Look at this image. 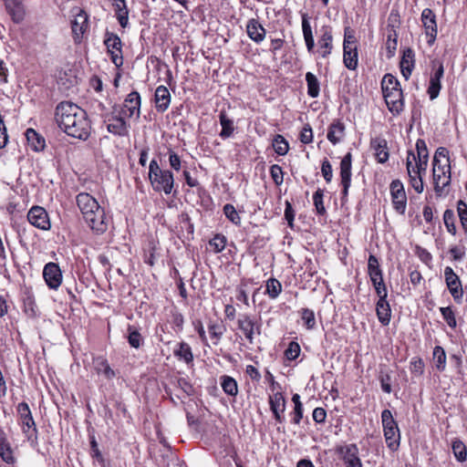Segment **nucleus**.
<instances>
[{
  "mask_svg": "<svg viewBox=\"0 0 467 467\" xmlns=\"http://www.w3.org/2000/svg\"><path fill=\"white\" fill-rule=\"evenodd\" d=\"M56 121L68 136L85 140L90 134L87 112L72 102L63 101L57 106Z\"/></svg>",
  "mask_w": 467,
  "mask_h": 467,
  "instance_id": "nucleus-1",
  "label": "nucleus"
},
{
  "mask_svg": "<svg viewBox=\"0 0 467 467\" xmlns=\"http://www.w3.org/2000/svg\"><path fill=\"white\" fill-rule=\"evenodd\" d=\"M77 204L84 221L96 234H102L108 229L109 219L104 208L88 192L77 195Z\"/></svg>",
  "mask_w": 467,
  "mask_h": 467,
  "instance_id": "nucleus-2",
  "label": "nucleus"
},
{
  "mask_svg": "<svg viewBox=\"0 0 467 467\" xmlns=\"http://www.w3.org/2000/svg\"><path fill=\"white\" fill-rule=\"evenodd\" d=\"M149 177L153 189L170 194L172 192L174 179L171 171L161 170L155 160L150 162Z\"/></svg>",
  "mask_w": 467,
  "mask_h": 467,
  "instance_id": "nucleus-3",
  "label": "nucleus"
},
{
  "mask_svg": "<svg viewBox=\"0 0 467 467\" xmlns=\"http://www.w3.org/2000/svg\"><path fill=\"white\" fill-rule=\"evenodd\" d=\"M384 437L387 446L395 451L399 449L400 434L398 424L389 410H384L381 413Z\"/></svg>",
  "mask_w": 467,
  "mask_h": 467,
  "instance_id": "nucleus-4",
  "label": "nucleus"
},
{
  "mask_svg": "<svg viewBox=\"0 0 467 467\" xmlns=\"http://www.w3.org/2000/svg\"><path fill=\"white\" fill-rule=\"evenodd\" d=\"M16 410L24 434L28 441H36L37 439V429L28 404L25 401L20 402L16 407Z\"/></svg>",
  "mask_w": 467,
  "mask_h": 467,
  "instance_id": "nucleus-5",
  "label": "nucleus"
},
{
  "mask_svg": "<svg viewBox=\"0 0 467 467\" xmlns=\"http://www.w3.org/2000/svg\"><path fill=\"white\" fill-rule=\"evenodd\" d=\"M451 182V165L447 159L444 164H433V183L434 191L437 195H441L444 188Z\"/></svg>",
  "mask_w": 467,
  "mask_h": 467,
  "instance_id": "nucleus-6",
  "label": "nucleus"
},
{
  "mask_svg": "<svg viewBox=\"0 0 467 467\" xmlns=\"http://www.w3.org/2000/svg\"><path fill=\"white\" fill-rule=\"evenodd\" d=\"M104 44L108 53L110 55L112 63L119 67L123 65L122 43L118 35L107 31L105 34Z\"/></svg>",
  "mask_w": 467,
  "mask_h": 467,
  "instance_id": "nucleus-7",
  "label": "nucleus"
},
{
  "mask_svg": "<svg viewBox=\"0 0 467 467\" xmlns=\"http://www.w3.org/2000/svg\"><path fill=\"white\" fill-rule=\"evenodd\" d=\"M444 279L448 290L451 295L453 300L457 304H462L463 296V289L460 277L456 275L453 269L450 266L444 268Z\"/></svg>",
  "mask_w": 467,
  "mask_h": 467,
  "instance_id": "nucleus-8",
  "label": "nucleus"
},
{
  "mask_svg": "<svg viewBox=\"0 0 467 467\" xmlns=\"http://www.w3.org/2000/svg\"><path fill=\"white\" fill-rule=\"evenodd\" d=\"M237 326L250 344L254 343L255 334H261V326L247 314L239 316Z\"/></svg>",
  "mask_w": 467,
  "mask_h": 467,
  "instance_id": "nucleus-9",
  "label": "nucleus"
},
{
  "mask_svg": "<svg viewBox=\"0 0 467 467\" xmlns=\"http://www.w3.org/2000/svg\"><path fill=\"white\" fill-rule=\"evenodd\" d=\"M389 188L394 209L399 213L404 214L407 197L402 182L400 180H394L391 182Z\"/></svg>",
  "mask_w": 467,
  "mask_h": 467,
  "instance_id": "nucleus-10",
  "label": "nucleus"
},
{
  "mask_svg": "<svg viewBox=\"0 0 467 467\" xmlns=\"http://www.w3.org/2000/svg\"><path fill=\"white\" fill-rule=\"evenodd\" d=\"M416 151H417V157L412 151L408 152V157L410 156V160L415 161V165L413 167H416L417 171L416 172L423 171L426 172L427 166H428V160H429V151L427 149L426 142L419 139L416 142Z\"/></svg>",
  "mask_w": 467,
  "mask_h": 467,
  "instance_id": "nucleus-11",
  "label": "nucleus"
},
{
  "mask_svg": "<svg viewBox=\"0 0 467 467\" xmlns=\"http://www.w3.org/2000/svg\"><path fill=\"white\" fill-rule=\"evenodd\" d=\"M141 99L137 91H132L124 99L120 113L128 118H140Z\"/></svg>",
  "mask_w": 467,
  "mask_h": 467,
  "instance_id": "nucleus-12",
  "label": "nucleus"
},
{
  "mask_svg": "<svg viewBox=\"0 0 467 467\" xmlns=\"http://www.w3.org/2000/svg\"><path fill=\"white\" fill-rule=\"evenodd\" d=\"M43 277L50 289H57L62 283V272L57 264L47 263L43 270Z\"/></svg>",
  "mask_w": 467,
  "mask_h": 467,
  "instance_id": "nucleus-13",
  "label": "nucleus"
},
{
  "mask_svg": "<svg viewBox=\"0 0 467 467\" xmlns=\"http://www.w3.org/2000/svg\"><path fill=\"white\" fill-rule=\"evenodd\" d=\"M27 220L32 225L41 230H48L50 228L48 214L40 206H34L29 210Z\"/></svg>",
  "mask_w": 467,
  "mask_h": 467,
  "instance_id": "nucleus-14",
  "label": "nucleus"
},
{
  "mask_svg": "<svg viewBox=\"0 0 467 467\" xmlns=\"http://www.w3.org/2000/svg\"><path fill=\"white\" fill-rule=\"evenodd\" d=\"M421 21L425 28L426 36L429 37L428 44L432 45L437 36V23L434 12L430 8L423 9Z\"/></svg>",
  "mask_w": 467,
  "mask_h": 467,
  "instance_id": "nucleus-15",
  "label": "nucleus"
},
{
  "mask_svg": "<svg viewBox=\"0 0 467 467\" xmlns=\"http://www.w3.org/2000/svg\"><path fill=\"white\" fill-rule=\"evenodd\" d=\"M6 13L16 24H20L26 17L24 0H4Z\"/></svg>",
  "mask_w": 467,
  "mask_h": 467,
  "instance_id": "nucleus-16",
  "label": "nucleus"
},
{
  "mask_svg": "<svg viewBox=\"0 0 467 467\" xmlns=\"http://www.w3.org/2000/svg\"><path fill=\"white\" fill-rule=\"evenodd\" d=\"M351 162H352V155L350 152H348L340 162V178H341V185L343 186L342 190V200L348 196V189L351 183Z\"/></svg>",
  "mask_w": 467,
  "mask_h": 467,
  "instance_id": "nucleus-17",
  "label": "nucleus"
},
{
  "mask_svg": "<svg viewBox=\"0 0 467 467\" xmlns=\"http://www.w3.org/2000/svg\"><path fill=\"white\" fill-rule=\"evenodd\" d=\"M339 453L346 467H362L358 457V449L356 444H348L339 449Z\"/></svg>",
  "mask_w": 467,
  "mask_h": 467,
  "instance_id": "nucleus-18",
  "label": "nucleus"
},
{
  "mask_svg": "<svg viewBox=\"0 0 467 467\" xmlns=\"http://www.w3.org/2000/svg\"><path fill=\"white\" fill-rule=\"evenodd\" d=\"M130 125L126 122L122 116H112L108 119L107 130L109 132L125 137L129 134Z\"/></svg>",
  "mask_w": 467,
  "mask_h": 467,
  "instance_id": "nucleus-19",
  "label": "nucleus"
},
{
  "mask_svg": "<svg viewBox=\"0 0 467 467\" xmlns=\"http://www.w3.org/2000/svg\"><path fill=\"white\" fill-rule=\"evenodd\" d=\"M386 104L393 114H399L403 109V93L401 89L383 94Z\"/></svg>",
  "mask_w": 467,
  "mask_h": 467,
  "instance_id": "nucleus-20",
  "label": "nucleus"
},
{
  "mask_svg": "<svg viewBox=\"0 0 467 467\" xmlns=\"http://www.w3.org/2000/svg\"><path fill=\"white\" fill-rule=\"evenodd\" d=\"M444 74V67L441 63H440L438 68L434 72L433 75L431 76L430 78V85L428 88V94L430 96V99H435L440 93V90L441 88V79L442 78Z\"/></svg>",
  "mask_w": 467,
  "mask_h": 467,
  "instance_id": "nucleus-21",
  "label": "nucleus"
},
{
  "mask_svg": "<svg viewBox=\"0 0 467 467\" xmlns=\"http://www.w3.org/2000/svg\"><path fill=\"white\" fill-rule=\"evenodd\" d=\"M407 171L410 177V182L411 187L418 192L421 193L424 189L422 174H425L423 171L416 172V167H413L411 161L410 160V156L407 158Z\"/></svg>",
  "mask_w": 467,
  "mask_h": 467,
  "instance_id": "nucleus-22",
  "label": "nucleus"
},
{
  "mask_svg": "<svg viewBox=\"0 0 467 467\" xmlns=\"http://www.w3.org/2000/svg\"><path fill=\"white\" fill-rule=\"evenodd\" d=\"M171 103V94L165 86H159L155 90V104L159 112L167 110Z\"/></svg>",
  "mask_w": 467,
  "mask_h": 467,
  "instance_id": "nucleus-23",
  "label": "nucleus"
},
{
  "mask_svg": "<svg viewBox=\"0 0 467 467\" xmlns=\"http://www.w3.org/2000/svg\"><path fill=\"white\" fill-rule=\"evenodd\" d=\"M246 32L248 36L255 43H261L265 37V29L258 20L254 18L248 21Z\"/></svg>",
  "mask_w": 467,
  "mask_h": 467,
  "instance_id": "nucleus-24",
  "label": "nucleus"
},
{
  "mask_svg": "<svg viewBox=\"0 0 467 467\" xmlns=\"http://www.w3.org/2000/svg\"><path fill=\"white\" fill-rule=\"evenodd\" d=\"M415 59L414 52L411 48H407L403 51L400 60V71L405 79H409L414 68Z\"/></svg>",
  "mask_w": 467,
  "mask_h": 467,
  "instance_id": "nucleus-25",
  "label": "nucleus"
},
{
  "mask_svg": "<svg viewBox=\"0 0 467 467\" xmlns=\"http://www.w3.org/2000/svg\"><path fill=\"white\" fill-rule=\"evenodd\" d=\"M371 148L375 150V155L379 163H384L389 159L387 140L382 138H375L370 141Z\"/></svg>",
  "mask_w": 467,
  "mask_h": 467,
  "instance_id": "nucleus-26",
  "label": "nucleus"
},
{
  "mask_svg": "<svg viewBox=\"0 0 467 467\" xmlns=\"http://www.w3.org/2000/svg\"><path fill=\"white\" fill-rule=\"evenodd\" d=\"M332 41L333 36L330 28H323V34L318 39V46L320 49V55L322 57H327L332 51Z\"/></svg>",
  "mask_w": 467,
  "mask_h": 467,
  "instance_id": "nucleus-27",
  "label": "nucleus"
},
{
  "mask_svg": "<svg viewBox=\"0 0 467 467\" xmlns=\"http://www.w3.org/2000/svg\"><path fill=\"white\" fill-rule=\"evenodd\" d=\"M71 27L76 38L81 37L88 28V15L80 10L72 21Z\"/></svg>",
  "mask_w": 467,
  "mask_h": 467,
  "instance_id": "nucleus-28",
  "label": "nucleus"
},
{
  "mask_svg": "<svg viewBox=\"0 0 467 467\" xmlns=\"http://www.w3.org/2000/svg\"><path fill=\"white\" fill-rule=\"evenodd\" d=\"M376 312L379 321L387 326L389 324L391 317V310L387 298L379 299L376 305Z\"/></svg>",
  "mask_w": 467,
  "mask_h": 467,
  "instance_id": "nucleus-29",
  "label": "nucleus"
},
{
  "mask_svg": "<svg viewBox=\"0 0 467 467\" xmlns=\"http://www.w3.org/2000/svg\"><path fill=\"white\" fill-rule=\"evenodd\" d=\"M302 31L305 43L309 53H313L315 49V40L312 28L306 14L302 15Z\"/></svg>",
  "mask_w": 467,
  "mask_h": 467,
  "instance_id": "nucleus-30",
  "label": "nucleus"
},
{
  "mask_svg": "<svg viewBox=\"0 0 467 467\" xmlns=\"http://www.w3.org/2000/svg\"><path fill=\"white\" fill-rule=\"evenodd\" d=\"M26 137L30 148L35 151L43 150L46 147V141L44 137L39 135L35 130L27 129L26 131Z\"/></svg>",
  "mask_w": 467,
  "mask_h": 467,
  "instance_id": "nucleus-31",
  "label": "nucleus"
},
{
  "mask_svg": "<svg viewBox=\"0 0 467 467\" xmlns=\"http://www.w3.org/2000/svg\"><path fill=\"white\" fill-rule=\"evenodd\" d=\"M343 61L348 69L354 70L358 67V50L357 46H348V44L344 47V56Z\"/></svg>",
  "mask_w": 467,
  "mask_h": 467,
  "instance_id": "nucleus-32",
  "label": "nucleus"
},
{
  "mask_svg": "<svg viewBox=\"0 0 467 467\" xmlns=\"http://www.w3.org/2000/svg\"><path fill=\"white\" fill-rule=\"evenodd\" d=\"M219 120H220V124L222 126L220 137L223 139H227V138L231 137L234 130L233 119L228 118V116L224 110H221L220 114H219Z\"/></svg>",
  "mask_w": 467,
  "mask_h": 467,
  "instance_id": "nucleus-33",
  "label": "nucleus"
},
{
  "mask_svg": "<svg viewBox=\"0 0 467 467\" xmlns=\"http://www.w3.org/2000/svg\"><path fill=\"white\" fill-rule=\"evenodd\" d=\"M344 124L339 120L335 121L329 126L327 138L332 144L335 145L338 143L341 138L344 136Z\"/></svg>",
  "mask_w": 467,
  "mask_h": 467,
  "instance_id": "nucleus-34",
  "label": "nucleus"
},
{
  "mask_svg": "<svg viewBox=\"0 0 467 467\" xmlns=\"http://www.w3.org/2000/svg\"><path fill=\"white\" fill-rule=\"evenodd\" d=\"M368 273L371 282L383 279L382 271L380 269L378 258L370 254L368 261Z\"/></svg>",
  "mask_w": 467,
  "mask_h": 467,
  "instance_id": "nucleus-35",
  "label": "nucleus"
},
{
  "mask_svg": "<svg viewBox=\"0 0 467 467\" xmlns=\"http://www.w3.org/2000/svg\"><path fill=\"white\" fill-rule=\"evenodd\" d=\"M221 387L227 395L236 396L238 393L237 382L230 376L224 375L221 377Z\"/></svg>",
  "mask_w": 467,
  "mask_h": 467,
  "instance_id": "nucleus-36",
  "label": "nucleus"
},
{
  "mask_svg": "<svg viewBox=\"0 0 467 467\" xmlns=\"http://www.w3.org/2000/svg\"><path fill=\"white\" fill-rule=\"evenodd\" d=\"M306 81L307 84V94L309 97L315 99L318 97L320 88L317 78L311 72L306 74Z\"/></svg>",
  "mask_w": 467,
  "mask_h": 467,
  "instance_id": "nucleus-37",
  "label": "nucleus"
},
{
  "mask_svg": "<svg viewBox=\"0 0 467 467\" xmlns=\"http://www.w3.org/2000/svg\"><path fill=\"white\" fill-rule=\"evenodd\" d=\"M173 353L175 357L183 359L187 364L193 360L191 347L187 343L181 342L178 345V348L174 349Z\"/></svg>",
  "mask_w": 467,
  "mask_h": 467,
  "instance_id": "nucleus-38",
  "label": "nucleus"
},
{
  "mask_svg": "<svg viewBox=\"0 0 467 467\" xmlns=\"http://www.w3.org/2000/svg\"><path fill=\"white\" fill-rule=\"evenodd\" d=\"M433 360L439 371H444L446 368V353L442 347L436 346L433 348Z\"/></svg>",
  "mask_w": 467,
  "mask_h": 467,
  "instance_id": "nucleus-39",
  "label": "nucleus"
},
{
  "mask_svg": "<svg viewBox=\"0 0 467 467\" xmlns=\"http://www.w3.org/2000/svg\"><path fill=\"white\" fill-rule=\"evenodd\" d=\"M272 146L275 153H277L280 156L285 155L289 150L287 140L280 134L275 136Z\"/></svg>",
  "mask_w": 467,
  "mask_h": 467,
  "instance_id": "nucleus-40",
  "label": "nucleus"
},
{
  "mask_svg": "<svg viewBox=\"0 0 467 467\" xmlns=\"http://www.w3.org/2000/svg\"><path fill=\"white\" fill-rule=\"evenodd\" d=\"M396 89H401L400 88V82L392 75L386 74L382 79L383 94L394 91Z\"/></svg>",
  "mask_w": 467,
  "mask_h": 467,
  "instance_id": "nucleus-41",
  "label": "nucleus"
},
{
  "mask_svg": "<svg viewBox=\"0 0 467 467\" xmlns=\"http://www.w3.org/2000/svg\"><path fill=\"white\" fill-rule=\"evenodd\" d=\"M226 328L224 325L222 323L214 322L210 323L208 326V331L212 337V339H214L213 344H217L218 341L221 339L223 335L224 334Z\"/></svg>",
  "mask_w": 467,
  "mask_h": 467,
  "instance_id": "nucleus-42",
  "label": "nucleus"
},
{
  "mask_svg": "<svg viewBox=\"0 0 467 467\" xmlns=\"http://www.w3.org/2000/svg\"><path fill=\"white\" fill-rule=\"evenodd\" d=\"M269 404L272 411L284 412L285 410V400L279 392L270 397Z\"/></svg>",
  "mask_w": 467,
  "mask_h": 467,
  "instance_id": "nucleus-43",
  "label": "nucleus"
},
{
  "mask_svg": "<svg viewBox=\"0 0 467 467\" xmlns=\"http://www.w3.org/2000/svg\"><path fill=\"white\" fill-rule=\"evenodd\" d=\"M452 451L460 462H463L467 459V448L464 443L460 440H455L452 442Z\"/></svg>",
  "mask_w": 467,
  "mask_h": 467,
  "instance_id": "nucleus-44",
  "label": "nucleus"
},
{
  "mask_svg": "<svg viewBox=\"0 0 467 467\" xmlns=\"http://www.w3.org/2000/svg\"><path fill=\"white\" fill-rule=\"evenodd\" d=\"M282 291L281 283L275 278H270L266 282V294L271 298H276Z\"/></svg>",
  "mask_w": 467,
  "mask_h": 467,
  "instance_id": "nucleus-45",
  "label": "nucleus"
},
{
  "mask_svg": "<svg viewBox=\"0 0 467 467\" xmlns=\"http://www.w3.org/2000/svg\"><path fill=\"white\" fill-rule=\"evenodd\" d=\"M300 316L304 324L307 329H313L316 327V318L315 313L313 310L309 308H302L300 311Z\"/></svg>",
  "mask_w": 467,
  "mask_h": 467,
  "instance_id": "nucleus-46",
  "label": "nucleus"
},
{
  "mask_svg": "<svg viewBox=\"0 0 467 467\" xmlns=\"http://www.w3.org/2000/svg\"><path fill=\"white\" fill-rule=\"evenodd\" d=\"M443 222L446 226V229L452 235L456 234V226H455V214L454 212L451 209H447L443 213Z\"/></svg>",
  "mask_w": 467,
  "mask_h": 467,
  "instance_id": "nucleus-47",
  "label": "nucleus"
},
{
  "mask_svg": "<svg viewBox=\"0 0 467 467\" xmlns=\"http://www.w3.org/2000/svg\"><path fill=\"white\" fill-rule=\"evenodd\" d=\"M223 213L226 218L235 225L241 224V217L233 204L227 203L223 206Z\"/></svg>",
  "mask_w": 467,
  "mask_h": 467,
  "instance_id": "nucleus-48",
  "label": "nucleus"
},
{
  "mask_svg": "<svg viewBox=\"0 0 467 467\" xmlns=\"http://www.w3.org/2000/svg\"><path fill=\"white\" fill-rule=\"evenodd\" d=\"M457 212L462 228L465 233H467V203L460 200L457 203Z\"/></svg>",
  "mask_w": 467,
  "mask_h": 467,
  "instance_id": "nucleus-49",
  "label": "nucleus"
},
{
  "mask_svg": "<svg viewBox=\"0 0 467 467\" xmlns=\"http://www.w3.org/2000/svg\"><path fill=\"white\" fill-rule=\"evenodd\" d=\"M128 331H129V337H128L129 344L132 348H139L141 345V340H142L141 335L130 326L129 327Z\"/></svg>",
  "mask_w": 467,
  "mask_h": 467,
  "instance_id": "nucleus-50",
  "label": "nucleus"
},
{
  "mask_svg": "<svg viewBox=\"0 0 467 467\" xmlns=\"http://www.w3.org/2000/svg\"><path fill=\"white\" fill-rule=\"evenodd\" d=\"M440 311L443 319L446 321L450 327L454 328L457 325L454 312L450 306L441 307Z\"/></svg>",
  "mask_w": 467,
  "mask_h": 467,
  "instance_id": "nucleus-51",
  "label": "nucleus"
},
{
  "mask_svg": "<svg viewBox=\"0 0 467 467\" xmlns=\"http://www.w3.org/2000/svg\"><path fill=\"white\" fill-rule=\"evenodd\" d=\"M0 456L4 462L7 463L13 462V451L8 441L0 443Z\"/></svg>",
  "mask_w": 467,
  "mask_h": 467,
  "instance_id": "nucleus-52",
  "label": "nucleus"
},
{
  "mask_svg": "<svg viewBox=\"0 0 467 467\" xmlns=\"http://www.w3.org/2000/svg\"><path fill=\"white\" fill-rule=\"evenodd\" d=\"M313 201H314V205L316 207L317 213L321 215L325 214L326 208H325L324 202H323V191L321 189H318L314 193Z\"/></svg>",
  "mask_w": 467,
  "mask_h": 467,
  "instance_id": "nucleus-53",
  "label": "nucleus"
},
{
  "mask_svg": "<svg viewBox=\"0 0 467 467\" xmlns=\"http://www.w3.org/2000/svg\"><path fill=\"white\" fill-rule=\"evenodd\" d=\"M210 246H212L215 253L222 252L226 244V238L224 235L216 234L210 242Z\"/></svg>",
  "mask_w": 467,
  "mask_h": 467,
  "instance_id": "nucleus-54",
  "label": "nucleus"
},
{
  "mask_svg": "<svg viewBox=\"0 0 467 467\" xmlns=\"http://www.w3.org/2000/svg\"><path fill=\"white\" fill-rule=\"evenodd\" d=\"M121 6L122 8L115 10V14L120 26L125 28L129 24V10L126 5Z\"/></svg>",
  "mask_w": 467,
  "mask_h": 467,
  "instance_id": "nucleus-55",
  "label": "nucleus"
},
{
  "mask_svg": "<svg viewBox=\"0 0 467 467\" xmlns=\"http://www.w3.org/2000/svg\"><path fill=\"white\" fill-rule=\"evenodd\" d=\"M270 174L276 185H281L284 181V172L282 171V168L277 165L274 164L270 167Z\"/></svg>",
  "mask_w": 467,
  "mask_h": 467,
  "instance_id": "nucleus-56",
  "label": "nucleus"
},
{
  "mask_svg": "<svg viewBox=\"0 0 467 467\" xmlns=\"http://www.w3.org/2000/svg\"><path fill=\"white\" fill-rule=\"evenodd\" d=\"M371 283L375 288V291H376L377 296H379V299L387 298L388 290H387L386 285L384 283V280L383 279H379L378 281L375 280Z\"/></svg>",
  "mask_w": 467,
  "mask_h": 467,
  "instance_id": "nucleus-57",
  "label": "nucleus"
},
{
  "mask_svg": "<svg viewBox=\"0 0 467 467\" xmlns=\"http://www.w3.org/2000/svg\"><path fill=\"white\" fill-rule=\"evenodd\" d=\"M300 354V347L296 342H290L287 349L285 350V357L289 360L296 359Z\"/></svg>",
  "mask_w": 467,
  "mask_h": 467,
  "instance_id": "nucleus-58",
  "label": "nucleus"
},
{
  "mask_svg": "<svg viewBox=\"0 0 467 467\" xmlns=\"http://www.w3.org/2000/svg\"><path fill=\"white\" fill-rule=\"evenodd\" d=\"M397 38L398 35L395 30H393V39H387L386 42V49H387V57L389 58L392 57L395 55V51L397 49Z\"/></svg>",
  "mask_w": 467,
  "mask_h": 467,
  "instance_id": "nucleus-59",
  "label": "nucleus"
},
{
  "mask_svg": "<svg viewBox=\"0 0 467 467\" xmlns=\"http://www.w3.org/2000/svg\"><path fill=\"white\" fill-rule=\"evenodd\" d=\"M410 370L416 375H422L424 372V362L420 358H415L410 361Z\"/></svg>",
  "mask_w": 467,
  "mask_h": 467,
  "instance_id": "nucleus-60",
  "label": "nucleus"
},
{
  "mask_svg": "<svg viewBox=\"0 0 467 467\" xmlns=\"http://www.w3.org/2000/svg\"><path fill=\"white\" fill-rule=\"evenodd\" d=\"M300 141L304 144H308L313 140V132L309 124L304 126L300 132Z\"/></svg>",
  "mask_w": 467,
  "mask_h": 467,
  "instance_id": "nucleus-61",
  "label": "nucleus"
},
{
  "mask_svg": "<svg viewBox=\"0 0 467 467\" xmlns=\"http://www.w3.org/2000/svg\"><path fill=\"white\" fill-rule=\"evenodd\" d=\"M321 171L327 182H330L333 177L332 166L327 159L322 161Z\"/></svg>",
  "mask_w": 467,
  "mask_h": 467,
  "instance_id": "nucleus-62",
  "label": "nucleus"
},
{
  "mask_svg": "<svg viewBox=\"0 0 467 467\" xmlns=\"http://www.w3.org/2000/svg\"><path fill=\"white\" fill-rule=\"evenodd\" d=\"M285 218L287 221L289 227L293 228L294 219H295V212L292 207V204L288 201L285 202Z\"/></svg>",
  "mask_w": 467,
  "mask_h": 467,
  "instance_id": "nucleus-63",
  "label": "nucleus"
},
{
  "mask_svg": "<svg viewBox=\"0 0 467 467\" xmlns=\"http://www.w3.org/2000/svg\"><path fill=\"white\" fill-rule=\"evenodd\" d=\"M327 418V411L323 408H316L313 411V420L317 423H324Z\"/></svg>",
  "mask_w": 467,
  "mask_h": 467,
  "instance_id": "nucleus-64",
  "label": "nucleus"
}]
</instances>
